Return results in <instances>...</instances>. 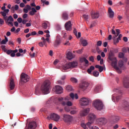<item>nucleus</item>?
Listing matches in <instances>:
<instances>
[{"label":"nucleus","mask_w":129,"mask_h":129,"mask_svg":"<svg viewBox=\"0 0 129 129\" xmlns=\"http://www.w3.org/2000/svg\"><path fill=\"white\" fill-rule=\"evenodd\" d=\"M50 84L51 83L49 80H46L44 82L43 84L41 87V90L42 93H44V94H48V93H50L49 90H50Z\"/></svg>","instance_id":"1"},{"label":"nucleus","mask_w":129,"mask_h":129,"mask_svg":"<svg viewBox=\"0 0 129 129\" xmlns=\"http://www.w3.org/2000/svg\"><path fill=\"white\" fill-rule=\"evenodd\" d=\"M93 105L97 110L103 109V103L100 100H95L93 102Z\"/></svg>","instance_id":"2"},{"label":"nucleus","mask_w":129,"mask_h":129,"mask_svg":"<svg viewBox=\"0 0 129 129\" xmlns=\"http://www.w3.org/2000/svg\"><path fill=\"white\" fill-rule=\"evenodd\" d=\"M90 102H91V100L88 98L83 97L80 100V104L81 106H86L88 105Z\"/></svg>","instance_id":"3"},{"label":"nucleus","mask_w":129,"mask_h":129,"mask_svg":"<svg viewBox=\"0 0 129 129\" xmlns=\"http://www.w3.org/2000/svg\"><path fill=\"white\" fill-rule=\"evenodd\" d=\"M108 59L112 61L111 65L116 64L117 62V59L116 57H114V53L112 52V51H110Z\"/></svg>","instance_id":"4"},{"label":"nucleus","mask_w":129,"mask_h":129,"mask_svg":"<svg viewBox=\"0 0 129 129\" xmlns=\"http://www.w3.org/2000/svg\"><path fill=\"white\" fill-rule=\"evenodd\" d=\"M62 116V120L67 123H70L73 119V118L70 115L63 114Z\"/></svg>","instance_id":"5"},{"label":"nucleus","mask_w":129,"mask_h":129,"mask_svg":"<svg viewBox=\"0 0 129 129\" xmlns=\"http://www.w3.org/2000/svg\"><path fill=\"white\" fill-rule=\"evenodd\" d=\"M96 121L98 124H100V125H105L107 123V119L104 117L99 118L96 119Z\"/></svg>","instance_id":"6"},{"label":"nucleus","mask_w":129,"mask_h":129,"mask_svg":"<svg viewBox=\"0 0 129 129\" xmlns=\"http://www.w3.org/2000/svg\"><path fill=\"white\" fill-rule=\"evenodd\" d=\"M21 82H24V83H26V82H28L29 80H30V77L28 76V75L25 74V73H22L21 75Z\"/></svg>","instance_id":"7"},{"label":"nucleus","mask_w":129,"mask_h":129,"mask_svg":"<svg viewBox=\"0 0 129 129\" xmlns=\"http://www.w3.org/2000/svg\"><path fill=\"white\" fill-rule=\"evenodd\" d=\"M36 127H37V123L35 121H32L25 127V129H35Z\"/></svg>","instance_id":"8"},{"label":"nucleus","mask_w":129,"mask_h":129,"mask_svg":"<svg viewBox=\"0 0 129 129\" xmlns=\"http://www.w3.org/2000/svg\"><path fill=\"white\" fill-rule=\"evenodd\" d=\"M50 118L54 121H58L60 119V116L57 114L53 113L50 114Z\"/></svg>","instance_id":"9"},{"label":"nucleus","mask_w":129,"mask_h":129,"mask_svg":"<svg viewBox=\"0 0 129 129\" xmlns=\"http://www.w3.org/2000/svg\"><path fill=\"white\" fill-rule=\"evenodd\" d=\"M88 118L89 120L88 122H92L93 123L95 118H96V115L93 113H91L89 114Z\"/></svg>","instance_id":"10"},{"label":"nucleus","mask_w":129,"mask_h":129,"mask_svg":"<svg viewBox=\"0 0 129 129\" xmlns=\"http://www.w3.org/2000/svg\"><path fill=\"white\" fill-rule=\"evenodd\" d=\"M116 37L114 36L113 38V43L114 45H116L118 43H119V41L121 40V38H122V35L119 34L118 38H116Z\"/></svg>","instance_id":"11"},{"label":"nucleus","mask_w":129,"mask_h":129,"mask_svg":"<svg viewBox=\"0 0 129 129\" xmlns=\"http://www.w3.org/2000/svg\"><path fill=\"white\" fill-rule=\"evenodd\" d=\"M122 108H124L126 110H129V103L126 100H123L121 104Z\"/></svg>","instance_id":"12"},{"label":"nucleus","mask_w":129,"mask_h":129,"mask_svg":"<svg viewBox=\"0 0 129 129\" xmlns=\"http://www.w3.org/2000/svg\"><path fill=\"white\" fill-rule=\"evenodd\" d=\"M121 97V95L114 94L112 96V100L114 102H117L119 100V99H120Z\"/></svg>","instance_id":"13"},{"label":"nucleus","mask_w":129,"mask_h":129,"mask_svg":"<svg viewBox=\"0 0 129 129\" xmlns=\"http://www.w3.org/2000/svg\"><path fill=\"white\" fill-rule=\"evenodd\" d=\"M89 111H90V109L89 108H87L84 109L81 111V116H85L86 115H87L88 113H89Z\"/></svg>","instance_id":"14"},{"label":"nucleus","mask_w":129,"mask_h":129,"mask_svg":"<svg viewBox=\"0 0 129 129\" xmlns=\"http://www.w3.org/2000/svg\"><path fill=\"white\" fill-rule=\"evenodd\" d=\"M91 16L92 19L94 20V19H98L99 18V13L97 12H94V11H92L91 13Z\"/></svg>","instance_id":"15"},{"label":"nucleus","mask_w":129,"mask_h":129,"mask_svg":"<svg viewBox=\"0 0 129 129\" xmlns=\"http://www.w3.org/2000/svg\"><path fill=\"white\" fill-rule=\"evenodd\" d=\"M65 28L67 31H72V24L71 21H69L65 24Z\"/></svg>","instance_id":"16"},{"label":"nucleus","mask_w":129,"mask_h":129,"mask_svg":"<svg viewBox=\"0 0 129 129\" xmlns=\"http://www.w3.org/2000/svg\"><path fill=\"white\" fill-rule=\"evenodd\" d=\"M54 89L57 94H60L63 92V88L60 86H55Z\"/></svg>","instance_id":"17"},{"label":"nucleus","mask_w":129,"mask_h":129,"mask_svg":"<svg viewBox=\"0 0 129 129\" xmlns=\"http://www.w3.org/2000/svg\"><path fill=\"white\" fill-rule=\"evenodd\" d=\"M80 86V88H81L83 90H85L86 89H87V88L89 86V83L86 82H83Z\"/></svg>","instance_id":"18"},{"label":"nucleus","mask_w":129,"mask_h":129,"mask_svg":"<svg viewBox=\"0 0 129 129\" xmlns=\"http://www.w3.org/2000/svg\"><path fill=\"white\" fill-rule=\"evenodd\" d=\"M15 82L13 78H12L10 79V82L9 85L10 90H13V89H15Z\"/></svg>","instance_id":"19"},{"label":"nucleus","mask_w":129,"mask_h":129,"mask_svg":"<svg viewBox=\"0 0 129 129\" xmlns=\"http://www.w3.org/2000/svg\"><path fill=\"white\" fill-rule=\"evenodd\" d=\"M71 69H73V68H76L78 66V62L76 61H74L69 63Z\"/></svg>","instance_id":"20"},{"label":"nucleus","mask_w":129,"mask_h":129,"mask_svg":"<svg viewBox=\"0 0 129 129\" xmlns=\"http://www.w3.org/2000/svg\"><path fill=\"white\" fill-rule=\"evenodd\" d=\"M57 101H58V103L62 104L63 106L66 105V102L65 101L64 98L59 97L57 99Z\"/></svg>","instance_id":"21"},{"label":"nucleus","mask_w":129,"mask_h":129,"mask_svg":"<svg viewBox=\"0 0 129 129\" xmlns=\"http://www.w3.org/2000/svg\"><path fill=\"white\" fill-rule=\"evenodd\" d=\"M108 13L109 14V17L110 18V19H112V18L114 17V12H113L111 8H108Z\"/></svg>","instance_id":"22"},{"label":"nucleus","mask_w":129,"mask_h":129,"mask_svg":"<svg viewBox=\"0 0 129 129\" xmlns=\"http://www.w3.org/2000/svg\"><path fill=\"white\" fill-rule=\"evenodd\" d=\"M112 66L113 67L115 70H116L117 73H118L119 74H121V70H120L118 67H117V62H116V64L113 63V64H112Z\"/></svg>","instance_id":"23"},{"label":"nucleus","mask_w":129,"mask_h":129,"mask_svg":"<svg viewBox=\"0 0 129 129\" xmlns=\"http://www.w3.org/2000/svg\"><path fill=\"white\" fill-rule=\"evenodd\" d=\"M92 123V122H87V125L88 126V127L90 129H99V128H98V127L96 126H91V124Z\"/></svg>","instance_id":"24"},{"label":"nucleus","mask_w":129,"mask_h":129,"mask_svg":"<svg viewBox=\"0 0 129 129\" xmlns=\"http://www.w3.org/2000/svg\"><path fill=\"white\" fill-rule=\"evenodd\" d=\"M67 57L68 59H69V60H72V59H73L74 58V56H73V54L70 51H69L67 54Z\"/></svg>","instance_id":"25"},{"label":"nucleus","mask_w":129,"mask_h":129,"mask_svg":"<svg viewBox=\"0 0 129 129\" xmlns=\"http://www.w3.org/2000/svg\"><path fill=\"white\" fill-rule=\"evenodd\" d=\"M36 13H37L36 9H35V8H31V11L29 12V15L30 16H34Z\"/></svg>","instance_id":"26"},{"label":"nucleus","mask_w":129,"mask_h":129,"mask_svg":"<svg viewBox=\"0 0 129 129\" xmlns=\"http://www.w3.org/2000/svg\"><path fill=\"white\" fill-rule=\"evenodd\" d=\"M35 94H36V95H40V94H41V91L38 86L36 87L35 88Z\"/></svg>","instance_id":"27"},{"label":"nucleus","mask_w":129,"mask_h":129,"mask_svg":"<svg viewBox=\"0 0 129 129\" xmlns=\"http://www.w3.org/2000/svg\"><path fill=\"white\" fill-rule=\"evenodd\" d=\"M62 17L63 20H68V14L67 13V12H63L62 15Z\"/></svg>","instance_id":"28"},{"label":"nucleus","mask_w":129,"mask_h":129,"mask_svg":"<svg viewBox=\"0 0 129 129\" xmlns=\"http://www.w3.org/2000/svg\"><path fill=\"white\" fill-rule=\"evenodd\" d=\"M62 69H63V70H68V69H71L69 63L64 64L62 66Z\"/></svg>","instance_id":"29"},{"label":"nucleus","mask_w":129,"mask_h":129,"mask_svg":"<svg viewBox=\"0 0 129 129\" xmlns=\"http://www.w3.org/2000/svg\"><path fill=\"white\" fill-rule=\"evenodd\" d=\"M9 41V39H8V38H7V36H5V39L3 40L1 43L2 45H6L7 44V42Z\"/></svg>","instance_id":"30"},{"label":"nucleus","mask_w":129,"mask_h":129,"mask_svg":"<svg viewBox=\"0 0 129 129\" xmlns=\"http://www.w3.org/2000/svg\"><path fill=\"white\" fill-rule=\"evenodd\" d=\"M60 43H61V40H60V39L57 38L54 44V47H57V46H58L60 44Z\"/></svg>","instance_id":"31"},{"label":"nucleus","mask_w":129,"mask_h":129,"mask_svg":"<svg viewBox=\"0 0 129 129\" xmlns=\"http://www.w3.org/2000/svg\"><path fill=\"white\" fill-rule=\"evenodd\" d=\"M123 86L125 88H129V81H124L123 82Z\"/></svg>","instance_id":"32"},{"label":"nucleus","mask_w":129,"mask_h":129,"mask_svg":"<svg viewBox=\"0 0 129 129\" xmlns=\"http://www.w3.org/2000/svg\"><path fill=\"white\" fill-rule=\"evenodd\" d=\"M0 14H1V15L3 16L4 20L5 21H7V18H8V17L7 16V14L6 13V12H5L4 11H2L0 12Z\"/></svg>","instance_id":"33"},{"label":"nucleus","mask_w":129,"mask_h":129,"mask_svg":"<svg viewBox=\"0 0 129 129\" xmlns=\"http://www.w3.org/2000/svg\"><path fill=\"white\" fill-rule=\"evenodd\" d=\"M101 89V86L100 85H98L96 86L95 88V92H98L99 90Z\"/></svg>","instance_id":"34"},{"label":"nucleus","mask_w":129,"mask_h":129,"mask_svg":"<svg viewBox=\"0 0 129 129\" xmlns=\"http://www.w3.org/2000/svg\"><path fill=\"white\" fill-rule=\"evenodd\" d=\"M82 44L83 46V47H86L87 45H88V43H87V40L84 39L82 41Z\"/></svg>","instance_id":"35"},{"label":"nucleus","mask_w":129,"mask_h":129,"mask_svg":"<svg viewBox=\"0 0 129 129\" xmlns=\"http://www.w3.org/2000/svg\"><path fill=\"white\" fill-rule=\"evenodd\" d=\"M93 75L95 77H98V76H99V72L97 71H94L93 73Z\"/></svg>","instance_id":"36"},{"label":"nucleus","mask_w":129,"mask_h":129,"mask_svg":"<svg viewBox=\"0 0 129 129\" xmlns=\"http://www.w3.org/2000/svg\"><path fill=\"white\" fill-rule=\"evenodd\" d=\"M81 61L82 62H85V64H88V63H89V61H88V60H87L85 57L82 58L81 59Z\"/></svg>","instance_id":"37"},{"label":"nucleus","mask_w":129,"mask_h":129,"mask_svg":"<svg viewBox=\"0 0 129 129\" xmlns=\"http://www.w3.org/2000/svg\"><path fill=\"white\" fill-rule=\"evenodd\" d=\"M18 52V49H15L14 50H13L12 53L10 54V56L11 57H15L16 56V53H17Z\"/></svg>","instance_id":"38"},{"label":"nucleus","mask_w":129,"mask_h":129,"mask_svg":"<svg viewBox=\"0 0 129 129\" xmlns=\"http://www.w3.org/2000/svg\"><path fill=\"white\" fill-rule=\"evenodd\" d=\"M72 86H70V85H68L66 86V90H67V91H72Z\"/></svg>","instance_id":"39"},{"label":"nucleus","mask_w":129,"mask_h":129,"mask_svg":"<svg viewBox=\"0 0 129 129\" xmlns=\"http://www.w3.org/2000/svg\"><path fill=\"white\" fill-rule=\"evenodd\" d=\"M82 127H83L84 129H88V127L87 126H88L87 125V123L85 124L84 123H82L81 124Z\"/></svg>","instance_id":"40"},{"label":"nucleus","mask_w":129,"mask_h":129,"mask_svg":"<svg viewBox=\"0 0 129 129\" xmlns=\"http://www.w3.org/2000/svg\"><path fill=\"white\" fill-rule=\"evenodd\" d=\"M10 21V22H14V18H13V17L12 16H10L8 19H7V21L6 22H9Z\"/></svg>","instance_id":"41"},{"label":"nucleus","mask_w":129,"mask_h":129,"mask_svg":"<svg viewBox=\"0 0 129 129\" xmlns=\"http://www.w3.org/2000/svg\"><path fill=\"white\" fill-rule=\"evenodd\" d=\"M123 66V61L119 60L118 62V67L121 68Z\"/></svg>","instance_id":"42"},{"label":"nucleus","mask_w":129,"mask_h":129,"mask_svg":"<svg viewBox=\"0 0 129 129\" xmlns=\"http://www.w3.org/2000/svg\"><path fill=\"white\" fill-rule=\"evenodd\" d=\"M66 105H67V106H72V105H73V103H72L70 101L66 102Z\"/></svg>","instance_id":"43"},{"label":"nucleus","mask_w":129,"mask_h":129,"mask_svg":"<svg viewBox=\"0 0 129 129\" xmlns=\"http://www.w3.org/2000/svg\"><path fill=\"white\" fill-rule=\"evenodd\" d=\"M118 57L120 58H123V57H124V53H123V52H119L118 53Z\"/></svg>","instance_id":"44"},{"label":"nucleus","mask_w":129,"mask_h":129,"mask_svg":"<svg viewBox=\"0 0 129 129\" xmlns=\"http://www.w3.org/2000/svg\"><path fill=\"white\" fill-rule=\"evenodd\" d=\"M64 100L66 102L70 101V100H71V98L70 97V96H67L64 98Z\"/></svg>","instance_id":"45"},{"label":"nucleus","mask_w":129,"mask_h":129,"mask_svg":"<svg viewBox=\"0 0 129 129\" xmlns=\"http://www.w3.org/2000/svg\"><path fill=\"white\" fill-rule=\"evenodd\" d=\"M71 81L73 83H77V79L75 78H71Z\"/></svg>","instance_id":"46"},{"label":"nucleus","mask_w":129,"mask_h":129,"mask_svg":"<svg viewBox=\"0 0 129 129\" xmlns=\"http://www.w3.org/2000/svg\"><path fill=\"white\" fill-rule=\"evenodd\" d=\"M83 17L85 21H88L89 19V16L87 15H83Z\"/></svg>","instance_id":"47"},{"label":"nucleus","mask_w":129,"mask_h":129,"mask_svg":"<svg viewBox=\"0 0 129 129\" xmlns=\"http://www.w3.org/2000/svg\"><path fill=\"white\" fill-rule=\"evenodd\" d=\"M101 45H102V41L99 40L97 42V46L98 47H100V46H101Z\"/></svg>","instance_id":"48"},{"label":"nucleus","mask_w":129,"mask_h":129,"mask_svg":"<svg viewBox=\"0 0 129 129\" xmlns=\"http://www.w3.org/2000/svg\"><path fill=\"white\" fill-rule=\"evenodd\" d=\"M42 27L43 28L46 29H47V28H48V24H47V23L44 22L42 24Z\"/></svg>","instance_id":"49"},{"label":"nucleus","mask_w":129,"mask_h":129,"mask_svg":"<svg viewBox=\"0 0 129 129\" xmlns=\"http://www.w3.org/2000/svg\"><path fill=\"white\" fill-rule=\"evenodd\" d=\"M12 53H13V50H12V49L7 50V51H6V53L7 54V55H11V54H12Z\"/></svg>","instance_id":"50"},{"label":"nucleus","mask_w":129,"mask_h":129,"mask_svg":"<svg viewBox=\"0 0 129 129\" xmlns=\"http://www.w3.org/2000/svg\"><path fill=\"white\" fill-rule=\"evenodd\" d=\"M119 120V117L118 116H115L114 117V122H117V121H118Z\"/></svg>","instance_id":"51"},{"label":"nucleus","mask_w":129,"mask_h":129,"mask_svg":"<svg viewBox=\"0 0 129 129\" xmlns=\"http://www.w3.org/2000/svg\"><path fill=\"white\" fill-rule=\"evenodd\" d=\"M116 35L115 36V37H117L118 36H119V34H120V30L119 29H116Z\"/></svg>","instance_id":"52"},{"label":"nucleus","mask_w":129,"mask_h":129,"mask_svg":"<svg viewBox=\"0 0 129 129\" xmlns=\"http://www.w3.org/2000/svg\"><path fill=\"white\" fill-rule=\"evenodd\" d=\"M114 92H118V93H121V91H120V90H119V89L117 88H115L113 90Z\"/></svg>","instance_id":"53"},{"label":"nucleus","mask_w":129,"mask_h":129,"mask_svg":"<svg viewBox=\"0 0 129 129\" xmlns=\"http://www.w3.org/2000/svg\"><path fill=\"white\" fill-rule=\"evenodd\" d=\"M96 50L97 52H98V54H100V53H101V51L99 49V47L96 46Z\"/></svg>","instance_id":"54"},{"label":"nucleus","mask_w":129,"mask_h":129,"mask_svg":"<svg viewBox=\"0 0 129 129\" xmlns=\"http://www.w3.org/2000/svg\"><path fill=\"white\" fill-rule=\"evenodd\" d=\"M70 97L73 100L74 99V94L73 93H71L70 94Z\"/></svg>","instance_id":"55"},{"label":"nucleus","mask_w":129,"mask_h":129,"mask_svg":"<svg viewBox=\"0 0 129 129\" xmlns=\"http://www.w3.org/2000/svg\"><path fill=\"white\" fill-rule=\"evenodd\" d=\"M83 50V49H79L76 51V53H78V54H82Z\"/></svg>","instance_id":"56"},{"label":"nucleus","mask_w":129,"mask_h":129,"mask_svg":"<svg viewBox=\"0 0 129 129\" xmlns=\"http://www.w3.org/2000/svg\"><path fill=\"white\" fill-rule=\"evenodd\" d=\"M89 60L91 61V62H94V57H93V56H91L89 57Z\"/></svg>","instance_id":"57"},{"label":"nucleus","mask_w":129,"mask_h":129,"mask_svg":"<svg viewBox=\"0 0 129 129\" xmlns=\"http://www.w3.org/2000/svg\"><path fill=\"white\" fill-rule=\"evenodd\" d=\"M29 55L31 58H35V55H36V53L34 52L33 53H29Z\"/></svg>","instance_id":"58"},{"label":"nucleus","mask_w":129,"mask_h":129,"mask_svg":"<svg viewBox=\"0 0 129 129\" xmlns=\"http://www.w3.org/2000/svg\"><path fill=\"white\" fill-rule=\"evenodd\" d=\"M77 113V111L76 110H72L70 111L71 114H76Z\"/></svg>","instance_id":"59"},{"label":"nucleus","mask_w":129,"mask_h":129,"mask_svg":"<svg viewBox=\"0 0 129 129\" xmlns=\"http://www.w3.org/2000/svg\"><path fill=\"white\" fill-rule=\"evenodd\" d=\"M24 32L25 34H28V33L30 32V29H29V28H27L24 30Z\"/></svg>","instance_id":"60"},{"label":"nucleus","mask_w":129,"mask_h":129,"mask_svg":"<svg viewBox=\"0 0 129 129\" xmlns=\"http://www.w3.org/2000/svg\"><path fill=\"white\" fill-rule=\"evenodd\" d=\"M122 51L123 53H126V52H127V50L126 49V48L123 47V48H122Z\"/></svg>","instance_id":"61"},{"label":"nucleus","mask_w":129,"mask_h":129,"mask_svg":"<svg viewBox=\"0 0 129 129\" xmlns=\"http://www.w3.org/2000/svg\"><path fill=\"white\" fill-rule=\"evenodd\" d=\"M17 21L19 23H22V22H23V20L22 19V18H18L17 19Z\"/></svg>","instance_id":"62"},{"label":"nucleus","mask_w":129,"mask_h":129,"mask_svg":"<svg viewBox=\"0 0 129 129\" xmlns=\"http://www.w3.org/2000/svg\"><path fill=\"white\" fill-rule=\"evenodd\" d=\"M14 10H15V11H18V10H19V5H16L14 7Z\"/></svg>","instance_id":"63"},{"label":"nucleus","mask_w":129,"mask_h":129,"mask_svg":"<svg viewBox=\"0 0 129 129\" xmlns=\"http://www.w3.org/2000/svg\"><path fill=\"white\" fill-rule=\"evenodd\" d=\"M57 83L58 84H64V81H61V80H59L57 81Z\"/></svg>","instance_id":"64"}]
</instances>
